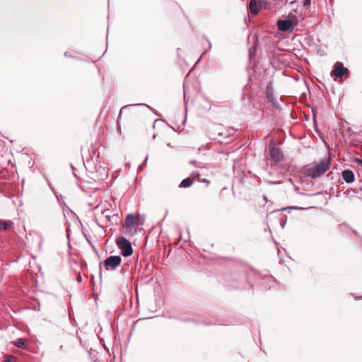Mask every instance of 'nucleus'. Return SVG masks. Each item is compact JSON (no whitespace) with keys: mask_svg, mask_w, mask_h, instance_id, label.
Wrapping results in <instances>:
<instances>
[{"mask_svg":"<svg viewBox=\"0 0 362 362\" xmlns=\"http://www.w3.org/2000/svg\"><path fill=\"white\" fill-rule=\"evenodd\" d=\"M330 164L329 158H323L315 165H306L304 168V173L306 176L312 179H316L321 177L329 169Z\"/></svg>","mask_w":362,"mask_h":362,"instance_id":"nucleus-1","label":"nucleus"},{"mask_svg":"<svg viewBox=\"0 0 362 362\" xmlns=\"http://www.w3.org/2000/svg\"><path fill=\"white\" fill-rule=\"evenodd\" d=\"M116 244L121 250V255L123 257H129L132 255L133 249L132 243L123 236H119L116 239Z\"/></svg>","mask_w":362,"mask_h":362,"instance_id":"nucleus-2","label":"nucleus"},{"mask_svg":"<svg viewBox=\"0 0 362 362\" xmlns=\"http://www.w3.org/2000/svg\"><path fill=\"white\" fill-rule=\"evenodd\" d=\"M136 216L132 214H128L124 224V233L127 235H134L136 233Z\"/></svg>","mask_w":362,"mask_h":362,"instance_id":"nucleus-3","label":"nucleus"},{"mask_svg":"<svg viewBox=\"0 0 362 362\" xmlns=\"http://www.w3.org/2000/svg\"><path fill=\"white\" fill-rule=\"evenodd\" d=\"M122 258L118 255H111L104 260L103 264L105 270L112 271L120 265Z\"/></svg>","mask_w":362,"mask_h":362,"instance_id":"nucleus-4","label":"nucleus"},{"mask_svg":"<svg viewBox=\"0 0 362 362\" xmlns=\"http://www.w3.org/2000/svg\"><path fill=\"white\" fill-rule=\"evenodd\" d=\"M266 98L269 102H270L274 107L278 109L280 107L278 100L276 98L274 95V90L273 88L272 83H269L267 86L265 90Z\"/></svg>","mask_w":362,"mask_h":362,"instance_id":"nucleus-5","label":"nucleus"},{"mask_svg":"<svg viewBox=\"0 0 362 362\" xmlns=\"http://www.w3.org/2000/svg\"><path fill=\"white\" fill-rule=\"evenodd\" d=\"M269 155L272 160L275 162H280L284 158V155L280 148L276 145L269 146Z\"/></svg>","mask_w":362,"mask_h":362,"instance_id":"nucleus-6","label":"nucleus"},{"mask_svg":"<svg viewBox=\"0 0 362 362\" xmlns=\"http://www.w3.org/2000/svg\"><path fill=\"white\" fill-rule=\"evenodd\" d=\"M348 69L344 67L341 62H337L334 69L332 70V74L337 78L342 77L346 72Z\"/></svg>","mask_w":362,"mask_h":362,"instance_id":"nucleus-7","label":"nucleus"},{"mask_svg":"<svg viewBox=\"0 0 362 362\" xmlns=\"http://www.w3.org/2000/svg\"><path fill=\"white\" fill-rule=\"evenodd\" d=\"M247 8L250 13L252 16L257 15L261 9V6L259 3V0H250Z\"/></svg>","mask_w":362,"mask_h":362,"instance_id":"nucleus-8","label":"nucleus"},{"mask_svg":"<svg viewBox=\"0 0 362 362\" xmlns=\"http://www.w3.org/2000/svg\"><path fill=\"white\" fill-rule=\"evenodd\" d=\"M292 21L291 20H279L277 21L278 29L283 32L290 30L292 27Z\"/></svg>","mask_w":362,"mask_h":362,"instance_id":"nucleus-9","label":"nucleus"},{"mask_svg":"<svg viewBox=\"0 0 362 362\" xmlns=\"http://www.w3.org/2000/svg\"><path fill=\"white\" fill-rule=\"evenodd\" d=\"M343 180L348 184L352 183L355 180L354 172L349 169H345L341 173Z\"/></svg>","mask_w":362,"mask_h":362,"instance_id":"nucleus-10","label":"nucleus"},{"mask_svg":"<svg viewBox=\"0 0 362 362\" xmlns=\"http://www.w3.org/2000/svg\"><path fill=\"white\" fill-rule=\"evenodd\" d=\"M14 225L11 221H4L0 219V231H6Z\"/></svg>","mask_w":362,"mask_h":362,"instance_id":"nucleus-11","label":"nucleus"},{"mask_svg":"<svg viewBox=\"0 0 362 362\" xmlns=\"http://www.w3.org/2000/svg\"><path fill=\"white\" fill-rule=\"evenodd\" d=\"M193 182V179L191 177H187L184 179L180 184L179 185V187L180 188H187L192 185Z\"/></svg>","mask_w":362,"mask_h":362,"instance_id":"nucleus-12","label":"nucleus"},{"mask_svg":"<svg viewBox=\"0 0 362 362\" xmlns=\"http://www.w3.org/2000/svg\"><path fill=\"white\" fill-rule=\"evenodd\" d=\"M26 344V339H24V338H20V339H18L16 341H15L13 342V344L18 347V348H24L25 345Z\"/></svg>","mask_w":362,"mask_h":362,"instance_id":"nucleus-13","label":"nucleus"},{"mask_svg":"<svg viewBox=\"0 0 362 362\" xmlns=\"http://www.w3.org/2000/svg\"><path fill=\"white\" fill-rule=\"evenodd\" d=\"M259 3L262 8H266L267 6L269 5V3L267 0H259Z\"/></svg>","mask_w":362,"mask_h":362,"instance_id":"nucleus-14","label":"nucleus"},{"mask_svg":"<svg viewBox=\"0 0 362 362\" xmlns=\"http://www.w3.org/2000/svg\"><path fill=\"white\" fill-rule=\"evenodd\" d=\"M84 235H85L86 240L90 243V245L92 246V247L95 250H96V249L95 248L94 245H93V243L91 242V236L90 235H86V234H84Z\"/></svg>","mask_w":362,"mask_h":362,"instance_id":"nucleus-15","label":"nucleus"},{"mask_svg":"<svg viewBox=\"0 0 362 362\" xmlns=\"http://www.w3.org/2000/svg\"><path fill=\"white\" fill-rule=\"evenodd\" d=\"M353 160L362 168V159L356 158Z\"/></svg>","mask_w":362,"mask_h":362,"instance_id":"nucleus-16","label":"nucleus"},{"mask_svg":"<svg viewBox=\"0 0 362 362\" xmlns=\"http://www.w3.org/2000/svg\"><path fill=\"white\" fill-rule=\"evenodd\" d=\"M311 4V0H304L303 6L304 8H308Z\"/></svg>","mask_w":362,"mask_h":362,"instance_id":"nucleus-17","label":"nucleus"},{"mask_svg":"<svg viewBox=\"0 0 362 362\" xmlns=\"http://www.w3.org/2000/svg\"><path fill=\"white\" fill-rule=\"evenodd\" d=\"M148 160V156L146 157L144 163L142 164H141L139 167H138V170H141L144 168V165H145L146 162Z\"/></svg>","mask_w":362,"mask_h":362,"instance_id":"nucleus-18","label":"nucleus"},{"mask_svg":"<svg viewBox=\"0 0 362 362\" xmlns=\"http://www.w3.org/2000/svg\"><path fill=\"white\" fill-rule=\"evenodd\" d=\"M141 105V104H132V105H127L123 106V107H122L121 110H120V112H121L123 110H124V109H126V108H128V107H130V106H135V105Z\"/></svg>","mask_w":362,"mask_h":362,"instance_id":"nucleus-19","label":"nucleus"},{"mask_svg":"<svg viewBox=\"0 0 362 362\" xmlns=\"http://www.w3.org/2000/svg\"><path fill=\"white\" fill-rule=\"evenodd\" d=\"M6 362H11V361L13 359V357L10 355L5 356Z\"/></svg>","mask_w":362,"mask_h":362,"instance_id":"nucleus-20","label":"nucleus"},{"mask_svg":"<svg viewBox=\"0 0 362 362\" xmlns=\"http://www.w3.org/2000/svg\"><path fill=\"white\" fill-rule=\"evenodd\" d=\"M253 50H254V52H255V49L253 47L250 49V52H249L250 58H252V56L255 55V53L253 52Z\"/></svg>","mask_w":362,"mask_h":362,"instance_id":"nucleus-21","label":"nucleus"},{"mask_svg":"<svg viewBox=\"0 0 362 362\" xmlns=\"http://www.w3.org/2000/svg\"><path fill=\"white\" fill-rule=\"evenodd\" d=\"M218 136H225V137L229 136L228 134H224L223 132H219L218 133Z\"/></svg>","mask_w":362,"mask_h":362,"instance_id":"nucleus-22","label":"nucleus"},{"mask_svg":"<svg viewBox=\"0 0 362 362\" xmlns=\"http://www.w3.org/2000/svg\"><path fill=\"white\" fill-rule=\"evenodd\" d=\"M195 163H196V161H195V160H191V161L189 162V163H190V164H192V165H194L195 166L199 167V165H195Z\"/></svg>","mask_w":362,"mask_h":362,"instance_id":"nucleus-23","label":"nucleus"},{"mask_svg":"<svg viewBox=\"0 0 362 362\" xmlns=\"http://www.w3.org/2000/svg\"><path fill=\"white\" fill-rule=\"evenodd\" d=\"M64 56H65V57H71V55L69 54V52H64Z\"/></svg>","mask_w":362,"mask_h":362,"instance_id":"nucleus-24","label":"nucleus"},{"mask_svg":"<svg viewBox=\"0 0 362 362\" xmlns=\"http://www.w3.org/2000/svg\"><path fill=\"white\" fill-rule=\"evenodd\" d=\"M355 300H359L361 298H362V296H356L354 297Z\"/></svg>","mask_w":362,"mask_h":362,"instance_id":"nucleus-25","label":"nucleus"},{"mask_svg":"<svg viewBox=\"0 0 362 362\" xmlns=\"http://www.w3.org/2000/svg\"><path fill=\"white\" fill-rule=\"evenodd\" d=\"M97 223V225L100 227V228H103V226L102 225H100L98 221H96Z\"/></svg>","mask_w":362,"mask_h":362,"instance_id":"nucleus-26","label":"nucleus"},{"mask_svg":"<svg viewBox=\"0 0 362 362\" xmlns=\"http://www.w3.org/2000/svg\"><path fill=\"white\" fill-rule=\"evenodd\" d=\"M184 93L185 94L186 93V85L184 84Z\"/></svg>","mask_w":362,"mask_h":362,"instance_id":"nucleus-27","label":"nucleus"},{"mask_svg":"<svg viewBox=\"0 0 362 362\" xmlns=\"http://www.w3.org/2000/svg\"><path fill=\"white\" fill-rule=\"evenodd\" d=\"M77 281H78V282H79V281H81V276H78V277L77 278Z\"/></svg>","mask_w":362,"mask_h":362,"instance_id":"nucleus-28","label":"nucleus"},{"mask_svg":"<svg viewBox=\"0 0 362 362\" xmlns=\"http://www.w3.org/2000/svg\"><path fill=\"white\" fill-rule=\"evenodd\" d=\"M202 181H203V182H208V183L209 182L208 180H206V179H204Z\"/></svg>","mask_w":362,"mask_h":362,"instance_id":"nucleus-29","label":"nucleus"},{"mask_svg":"<svg viewBox=\"0 0 362 362\" xmlns=\"http://www.w3.org/2000/svg\"><path fill=\"white\" fill-rule=\"evenodd\" d=\"M143 105H146L148 107V108H150V106H148L146 104H144V103H142Z\"/></svg>","mask_w":362,"mask_h":362,"instance_id":"nucleus-30","label":"nucleus"},{"mask_svg":"<svg viewBox=\"0 0 362 362\" xmlns=\"http://www.w3.org/2000/svg\"><path fill=\"white\" fill-rule=\"evenodd\" d=\"M193 175H195V173H193ZM197 176H199V173H197L196 174Z\"/></svg>","mask_w":362,"mask_h":362,"instance_id":"nucleus-31","label":"nucleus"}]
</instances>
